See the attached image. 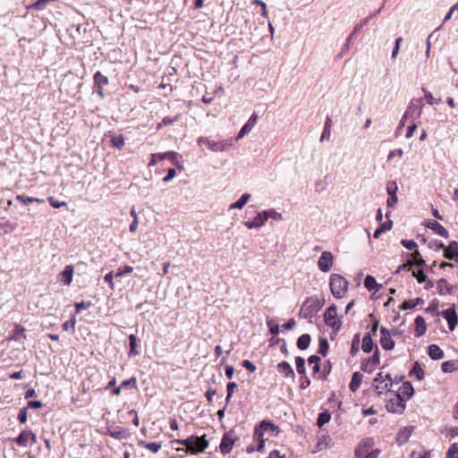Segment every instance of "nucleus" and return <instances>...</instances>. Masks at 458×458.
Segmentation results:
<instances>
[{"instance_id": "44", "label": "nucleus", "mask_w": 458, "mask_h": 458, "mask_svg": "<svg viewBox=\"0 0 458 458\" xmlns=\"http://www.w3.org/2000/svg\"><path fill=\"white\" fill-rule=\"evenodd\" d=\"M295 364L297 372L301 375L305 374V360L302 357H296Z\"/></svg>"}, {"instance_id": "5", "label": "nucleus", "mask_w": 458, "mask_h": 458, "mask_svg": "<svg viewBox=\"0 0 458 458\" xmlns=\"http://www.w3.org/2000/svg\"><path fill=\"white\" fill-rule=\"evenodd\" d=\"M197 143L199 147H201L203 144L207 145L208 148L213 151V152H223L228 150L229 148L233 146V143L231 140H221V141H216L213 140L208 137H199L197 140Z\"/></svg>"}, {"instance_id": "63", "label": "nucleus", "mask_w": 458, "mask_h": 458, "mask_svg": "<svg viewBox=\"0 0 458 458\" xmlns=\"http://www.w3.org/2000/svg\"><path fill=\"white\" fill-rule=\"evenodd\" d=\"M422 90L425 93V99L427 100V103L429 105H434L437 103V98H435L431 92L426 90L425 89H422Z\"/></svg>"}, {"instance_id": "47", "label": "nucleus", "mask_w": 458, "mask_h": 458, "mask_svg": "<svg viewBox=\"0 0 458 458\" xmlns=\"http://www.w3.org/2000/svg\"><path fill=\"white\" fill-rule=\"evenodd\" d=\"M253 129V127L249 124L248 123H246L240 130V131L238 132V135L236 137V140H241L242 138H243L246 134H248L249 132H250V131Z\"/></svg>"}, {"instance_id": "9", "label": "nucleus", "mask_w": 458, "mask_h": 458, "mask_svg": "<svg viewBox=\"0 0 458 458\" xmlns=\"http://www.w3.org/2000/svg\"><path fill=\"white\" fill-rule=\"evenodd\" d=\"M422 99H412L404 113V118H411V120L418 119L422 114Z\"/></svg>"}, {"instance_id": "62", "label": "nucleus", "mask_w": 458, "mask_h": 458, "mask_svg": "<svg viewBox=\"0 0 458 458\" xmlns=\"http://www.w3.org/2000/svg\"><path fill=\"white\" fill-rule=\"evenodd\" d=\"M121 386L122 387H129V386H131V387L136 388L137 387L136 378L135 377H131L128 380L123 381L122 384H121Z\"/></svg>"}, {"instance_id": "38", "label": "nucleus", "mask_w": 458, "mask_h": 458, "mask_svg": "<svg viewBox=\"0 0 458 458\" xmlns=\"http://www.w3.org/2000/svg\"><path fill=\"white\" fill-rule=\"evenodd\" d=\"M263 213L266 216V221H267V219H269V218L274 219L276 221H280L283 219L282 214L277 212L274 208L265 210V211H263Z\"/></svg>"}, {"instance_id": "17", "label": "nucleus", "mask_w": 458, "mask_h": 458, "mask_svg": "<svg viewBox=\"0 0 458 458\" xmlns=\"http://www.w3.org/2000/svg\"><path fill=\"white\" fill-rule=\"evenodd\" d=\"M399 395L402 399L409 400L414 394V389L410 382H404L399 389V392L394 393Z\"/></svg>"}, {"instance_id": "39", "label": "nucleus", "mask_w": 458, "mask_h": 458, "mask_svg": "<svg viewBox=\"0 0 458 458\" xmlns=\"http://www.w3.org/2000/svg\"><path fill=\"white\" fill-rule=\"evenodd\" d=\"M331 119L329 117L327 118L326 123L324 126L323 132L320 137V141H323L324 140H328L331 135Z\"/></svg>"}, {"instance_id": "43", "label": "nucleus", "mask_w": 458, "mask_h": 458, "mask_svg": "<svg viewBox=\"0 0 458 458\" xmlns=\"http://www.w3.org/2000/svg\"><path fill=\"white\" fill-rule=\"evenodd\" d=\"M441 369L445 373H449L456 369L455 362L454 360H447L442 363Z\"/></svg>"}, {"instance_id": "26", "label": "nucleus", "mask_w": 458, "mask_h": 458, "mask_svg": "<svg viewBox=\"0 0 458 458\" xmlns=\"http://www.w3.org/2000/svg\"><path fill=\"white\" fill-rule=\"evenodd\" d=\"M428 355L432 360H438L444 358L443 350L437 344L428 346Z\"/></svg>"}, {"instance_id": "36", "label": "nucleus", "mask_w": 458, "mask_h": 458, "mask_svg": "<svg viewBox=\"0 0 458 458\" xmlns=\"http://www.w3.org/2000/svg\"><path fill=\"white\" fill-rule=\"evenodd\" d=\"M331 420V414L328 411H325L318 414L317 420V425L318 428H322L326 423H328Z\"/></svg>"}, {"instance_id": "14", "label": "nucleus", "mask_w": 458, "mask_h": 458, "mask_svg": "<svg viewBox=\"0 0 458 458\" xmlns=\"http://www.w3.org/2000/svg\"><path fill=\"white\" fill-rule=\"evenodd\" d=\"M108 78L103 75L100 72H97L94 74V84L97 89V92L101 98H105L103 87L108 84Z\"/></svg>"}, {"instance_id": "19", "label": "nucleus", "mask_w": 458, "mask_h": 458, "mask_svg": "<svg viewBox=\"0 0 458 458\" xmlns=\"http://www.w3.org/2000/svg\"><path fill=\"white\" fill-rule=\"evenodd\" d=\"M426 226L428 228L433 230L437 234H438L444 238L449 237V233H448L447 230L437 221H429L427 223Z\"/></svg>"}, {"instance_id": "56", "label": "nucleus", "mask_w": 458, "mask_h": 458, "mask_svg": "<svg viewBox=\"0 0 458 458\" xmlns=\"http://www.w3.org/2000/svg\"><path fill=\"white\" fill-rule=\"evenodd\" d=\"M397 184L394 181L388 182L386 184V191L388 195H396Z\"/></svg>"}, {"instance_id": "22", "label": "nucleus", "mask_w": 458, "mask_h": 458, "mask_svg": "<svg viewBox=\"0 0 458 458\" xmlns=\"http://www.w3.org/2000/svg\"><path fill=\"white\" fill-rule=\"evenodd\" d=\"M437 292L440 295L453 294V287L445 279H440L437 282Z\"/></svg>"}, {"instance_id": "29", "label": "nucleus", "mask_w": 458, "mask_h": 458, "mask_svg": "<svg viewBox=\"0 0 458 458\" xmlns=\"http://www.w3.org/2000/svg\"><path fill=\"white\" fill-rule=\"evenodd\" d=\"M17 225L15 223L11 222L10 220L2 217L0 218V229L3 230L4 233H8L15 230Z\"/></svg>"}, {"instance_id": "15", "label": "nucleus", "mask_w": 458, "mask_h": 458, "mask_svg": "<svg viewBox=\"0 0 458 458\" xmlns=\"http://www.w3.org/2000/svg\"><path fill=\"white\" fill-rule=\"evenodd\" d=\"M234 440L235 437L233 435L232 431L225 434L220 443L221 453H223L224 454H229L232 451Z\"/></svg>"}, {"instance_id": "51", "label": "nucleus", "mask_w": 458, "mask_h": 458, "mask_svg": "<svg viewBox=\"0 0 458 458\" xmlns=\"http://www.w3.org/2000/svg\"><path fill=\"white\" fill-rule=\"evenodd\" d=\"M328 350V343L326 338L319 339L318 352L323 356H326Z\"/></svg>"}, {"instance_id": "11", "label": "nucleus", "mask_w": 458, "mask_h": 458, "mask_svg": "<svg viewBox=\"0 0 458 458\" xmlns=\"http://www.w3.org/2000/svg\"><path fill=\"white\" fill-rule=\"evenodd\" d=\"M437 315H441L447 320L448 327L451 331L454 330L455 327L458 324V315L454 306L441 312H437Z\"/></svg>"}, {"instance_id": "30", "label": "nucleus", "mask_w": 458, "mask_h": 458, "mask_svg": "<svg viewBox=\"0 0 458 458\" xmlns=\"http://www.w3.org/2000/svg\"><path fill=\"white\" fill-rule=\"evenodd\" d=\"M364 285L369 291L374 290L375 292H377L382 286L377 283L376 279L372 276H366Z\"/></svg>"}, {"instance_id": "59", "label": "nucleus", "mask_w": 458, "mask_h": 458, "mask_svg": "<svg viewBox=\"0 0 458 458\" xmlns=\"http://www.w3.org/2000/svg\"><path fill=\"white\" fill-rule=\"evenodd\" d=\"M412 258H413V260H415V263H416V266L417 267H422L425 265V260L420 258V254L418 250H415L412 254H411Z\"/></svg>"}, {"instance_id": "57", "label": "nucleus", "mask_w": 458, "mask_h": 458, "mask_svg": "<svg viewBox=\"0 0 458 458\" xmlns=\"http://www.w3.org/2000/svg\"><path fill=\"white\" fill-rule=\"evenodd\" d=\"M401 244L407 250H412L417 248V243L412 240H402Z\"/></svg>"}, {"instance_id": "13", "label": "nucleus", "mask_w": 458, "mask_h": 458, "mask_svg": "<svg viewBox=\"0 0 458 458\" xmlns=\"http://www.w3.org/2000/svg\"><path fill=\"white\" fill-rule=\"evenodd\" d=\"M380 344L386 351L393 350L394 347V342L391 337V334L384 327L380 328Z\"/></svg>"}, {"instance_id": "16", "label": "nucleus", "mask_w": 458, "mask_h": 458, "mask_svg": "<svg viewBox=\"0 0 458 458\" xmlns=\"http://www.w3.org/2000/svg\"><path fill=\"white\" fill-rule=\"evenodd\" d=\"M444 257L447 259H454L458 262V242L453 241L445 248Z\"/></svg>"}, {"instance_id": "50", "label": "nucleus", "mask_w": 458, "mask_h": 458, "mask_svg": "<svg viewBox=\"0 0 458 458\" xmlns=\"http://www.w3.org/2000/svg\"><path fill=\"white\" fill-rule=\"evenodd\" d=\"M410 436L411 431L408 430L407 428H404L403 431L399 432L397 436V441L399 442V444H404L408 440Z\"/></svg>"}, {"instance_id": "3", "label": "nucleus", "mask_w": 458, "mask_h": 458, "mask_svg": "<svg viewBox=\"0 0 458 458\" xmlns=\"http://www.w3.org/2000/svg\"><path fill=\"white\" fill-rule=\"evenodd\" d=\"M330 290L334 297L337 299L343 298L348 290V281L338 274L330 276Z\"/></svg>"}, {"instance_id": "8", "label": "nucleus", "mask_w": 458, "mask_h": 458, "mask_svg": "<svg viewBox=\"0 0 458 458\" xmlns=\"http://www.w3.org/2000/svg\"><path fill=\"white\" fill-rule=\"evenodd\" d=\"M392 394L393 397L389 398L386 405L387 411L399 414L403 413L406 407L404 400L394 393H392Z\"/></svg>"}, {"instance_id": "55", "label": "nucleus", "mask_w": 458, "mask_h": 458, "mask_svg": "<svg viewBox=\"0 0 458 458\" xmlns=\"http://www.w3.org/2000/svg\"><path fill=\"white\" fill-rule=\"evenodd\" d=\"M359 344H360V335H354L352 343V348H351V354L354 356L356 352L359 350Z\"/></svg>"}, {"instance_id": "37", "label": "nucleus", "mask_w": 458, "mask_h": 458, "mask_svg": "<svg viewBox=\"0 0 458 458\" xmlns=\"http://www.w3.org/2000/svg\"><path fill=\"white\" fill-rule=\"evenodd\" d=\"M16 199L24 205H29V204L34 203V202H37V203L44 202V200L42 199L32 198V197L24 196V195H17Z\"/></svg>"}, {"instance_id": "6", "label": "nucleus", "mask_w": 458, "mask_h": 458, "mask_svg": "<svg viewBox=\"0 0 458 458\" xmlns=\"http://www.w3.org/2000/svg\"><path fill=\"white\" fill-rule=\"evenodd\" d=\"M393 380L389 374L383 375L378 373L374 378L373 386L378 394H383L390 391Z\"/></svg>"}, {"instance_id": "4", "label": "nucleus", "mask_w": 458, "mask_h": 458, "mask_svg": "<svg viewBox=\"0 0 458 458\" xmlns=\"http://www.w3.org/2000/svg\"><path fill=\"white\" fill-rule=\"evenodd\" d=\"M179 443L184 445L187 450L192 454L203 452L208 446V441L206 439L205 436L200 437L191 436L186 439L180 440Z\"/></svg>"}, {"instance_id": "25", "label": "nucleus", "mask_w": 458, "mask_h": 458, "mask_svg": "<svg viewBox=\"0 0 458 458\" xmlns=\"http://www.w3.org/2000/svg\"><path fill=\"white\" fill-rule=\"evenodd\" d=\"M363 378V375L360 372H354L352 377V380L349 384V388L352 392H356L360 385Z\"/></svg>"}, {"instance_id": "32", "label": "nucleus", "mask_w": 458, "mask_h": 458, "mask_svg": "<svg viewBox=\"0 0 458 458\" xmlns=\"http://www.w3.org/2000/svg\"><path fill=\"white\" fill-rule=\"evenodd\" d=\"M30 435V430H23L13 441L20 446H27Z\"/></svg>"}, {"instance_id": "2", "label": "nucleus", "mask_w": 458, "mask_h": 458, "mask_svg": "<svg viewBox=\"0 0 458 458\" xmlns=\"http://www.w3.org/2000/svg\"><path fill=\"white\" fill-rule=\"evenodd\" d=\"M322 308V303L319 299L316 296H311L306 299V301L302 303L300 317L310 319L313 318Z\"/></svg>"}, {"instance_id": "28", "label": "nucleus", "mask_w": 458, "mask_h": 458, "mask_svg": "<svg viewBox=\"0 0 458 458\" xmlns=\"http://www.w3.org/2000/svg\"><path fill=\"white\" fill-rule=\"evenodd\" d=\"M250 197L251 196L249 193L242 194L241 196V198L236 202H234L229 206V210L242 209L247 204V202L250 200Z\"/></svg>"}, {"instance_id": "41", "label": "nucleus", "mask_w": 458, "mask_h": 458, "mask_svg": "<svg viewBox=\"0 0 458 458\" xmlns=\"http://www.w3.org/2000/svg\"><path fill=\"white\" fill-rule=\"evenodd\" d=\"M129 341H130L129 356L138 355L139 352L136 351L137 337L134 335H129Z\"/></svg>"}, {"instance_id": "45", "label": "nucleus", "mask_w": 458, "mask_h": 458, "mask_svg": "<svg viewBox=\"0 0 458 458\" xmlns=\"http://www.w3.org/2000/svg\"><path fill=\"white\" fill-rule=\"evenodd\" d=\"M140 443L152 453H157L161 448V445L157 442L146 443L144 441H140Z\"/></svg>"}, {"instance_id": "53", "label": "nucleus", "mask_w": 458, "mask_h": 458, "mask_svg": "<svg viewBox=\"0 0 458 458\" xmlns=\"http://www.w3.org/2000/svg\"><path fill=\"white\" fill-rule=\"evenodd\" d=\"M133 267L131 266H124L123 268H119L115 273V277H121L125 275L131 274L133 271Z\"/></svg>"}, {"instance_id": "58", "label": "nucleus", "mask_w": 458, "mask_h": 458, "mask_svg": "<svg viewBox=\"0 0 458 458\" xmlns=\"http://www.w3.org/2000/svg\"><path fill=\"white\" fill-rule=\"evenodd\" d=\"M252 4L254 5H259L262 7V12H261V15L265 18H267L268 16V13H267V4L261 1V0H253L251 2Z\"/></svg>"}, {"instance_id": "46", "label": "nucleus", "mask_w": 458, "mask_h": 458, "mask_svg": "<svg viewBox=\"0 0 458 458\" xmlns=\"http://www.w3.org/2000/svg\"><path fill=\"white\" fill-rule=\"evenodd\" d=\"M446 458H458V444L454 443L450 445L446 453Z\"/></svg>"}, {"instance_id": "1", "label": "nucleus", "mask_w": 458, "mask_h": 458, "mask_svg": "<svg viewBox=\"0 0 458 458\" xmlns=\"http://www.w3.org/2000/svg\"><path fill=\"white\" fill-rule=\"evenodd\" d=\"M265 427H269L271 428V435L273 436H277L280 432L279 428L270 420H263L258 426H256L253 437L259 442L257 446V450L259 452H260L265 446V439L263 437L265 433Z\"/></svg>"}, {"instance_id": "61", "label": "nucleus", "mask_w": 458, "mask_h": 458, "mask_svg": "<svg viewBox=\"0 0 458 458\" xmlns=\"http://www.w3.org/2000/svg\"><path fill=\"white\" fill-rule=\"evenodd\" d=\"M27 410H28L27 408H22L20 410V411L18 413V420L22 424L27 422V418H28Z\"/></svg>"}, {"instance_id": "20", "label": "nucleus", "mask_w": 458, "mask_h": 458, "mask_svg": "<svg viewBox=\"0 0 458 458\" xmlns=\"http://www.w3.org/2000/svg\"><path fill=\"white\" fill-rule=\"evenodd\" d=\"M73 276V267L68 265L64 267V271L59 274V280L65 285L71 284Z\"/></svg>"}, {"instance_id": "27", "label": "nucleus", "mask_w": 458, "mask_h": 458, "mask_svg": "<svg viewBox=\"0 0 458 458\" xmlns=\"http://www.w3.org/2000/svg\"><path fill=\"white\" fill-rule=\"evenodd\" d=\"M178 154L173 151L165 152V153H157L152 154L151 160L148 164L149 166H153L157 164V161L163 160L166 158V157H177Z\"/></svg>"}, {"instance_id": "18", "label": "nucleus", "mask_w": 458, "mask_h": 458, "mask_svg": "<svg viewBox=\"0 0 458 458\" xmlns=\"http://www.w3.org/2000/svg\"><path fill=\"white\" fill-rule=\"evenodd\" d=\"M266 216L263 212L258 213V215L251 220L244 222V225L248 229L259 228L266 223Z\"/></svg>"}, {"instance_id": "31", "label": "nucleus", "mask_w": 458, "mask_h": 458, "mask_svg": "<svg viewBox=\"0 0 458 458\" xmlns=\"http://www.w3.org/2000/svg\"><path fill=\"white\" fill-rule=\"evenodd\" d=\"M373 346H374L373 340L371 338L370 334L368 333L363 336V339H362V345H361L362 351L364 352L369 353L373 350Z\"/></svg>"}, {"instance_id": "42", "label": "nucleus", "mask_w": 458, "mask_h": 458, "mask_svg": "<svg viewBox=\"0 0 458 458\" xmlns=\"http://www.w3.org/2000/svg\"><path fill=\"white\" fill-rule=\"evenodd\" d=\"M109 434L111 437L116 439H123L127 437L126 431L122 428H116L114 430H110Z\"/></svg>"}, {"instance_id": "52", "label": "nucleus", "mask_w": 458, "mask_h": 458, "mask_svg": "<svg viewBox=\"0 0 458 458\" xmlns=\"http://www.w3.org/2000/svg\"><path fill=\"white\" fill-rule=\"evenodd\" d=\"M112 145L117 148H121L124 145V139L122 135L113 136L111 139Z\"/></svg>"}, {"instance_id": "12", "label": "nucleus", "mask_w": 458, "mask_h": 458, "mask_svg": "<svg viewBox=\"0 0 458 458\" xmlns=\"http://www.w3.org/2000/svg\"><path fill=\"white\" fill-rule=\"evenodd\" d=\"M373 445V438L367 437L362 439L354 451L355 457L361 458L365 454L370 452L369 450L372 448Z\"/></svg>"}, {"instance_id": "21", "label": "nucleus", "mask_w": 458, "mask_h": 458, "mask_svg": "<svg viewBox=\"0 0 458 458\" xmlns=\"http://www.w3.org/2000/svg\"><path fill=\"white\" fill-rule=\"evenodd\" d=\"M278 372L284 377L294 378V371L287 361H282L277 365Z\"/></svg>"}, {"instance_id": "33", "label": "nucleus", "mask_w": 458, "mask_h": 458, "mask_svg": "<svg viewBox=\"0 0 458 458\" xmlns=\"http://www.w3.org/2000/svg\"><path fill=\"white\" fill-rule=\"evenodd\" d=\"M410 375L411 377L415 376L418 380H422L424 378V371L419 361L414 362L413 367L410 372Z\"/></svg>"}, {"instance_id": "64", "label": "nucleus", "mask_w": 458, "mask_h": 458, "mask_svg": "<svg viewBox=\"0 0 458 458\" xmlns=\"http://www.w3.org/2000/svg\"><path fill=\"white\" fill-rule=\"evenodd\" d=\"M412 276H413L414 277H416V279L418 280V282H419V283H423V282H425V281H426V279H427V276H426V275L423 273V271H422V270H420V271H418V272L413 271V272H412Z\"/></svg>"}, {"instance_id": "40", "label": "nucleus", "mask_w": 458, "mask_h": 458, "mask_svg": "<svg viewBox=\"0 0 458 458\" xmlns=\"http://www.w3.org/2000/svg\"><path fill=\"white\" fill-rule=\"evenodd\" d=\"M422 302V300L420 298H416L414 300H408V301H405L402 305H401V310H409V309H412L414 307H416L417 304Z\"/></svg>"}, {"instance_id": "7", "label": "nucleus", "mask_w": 458, "mask_h": 458, "mask_svg": "<svg viewBox=\"0 0 458 458\" xmlns=\"http://www.w3.org/2000/svg\"><path fill=\"white\" fill-rule=\"evenodd\" d=\"M326 324L332 327L334 331L337 332L340 330L342 322L337 318L336 306L335 304L327 308L324 314Z\"/></svg>"}, {"instance_id": "10", "label": "nucleus", "mask_w": 458, "mask_h": 458, "mask_svg": "<svg viewBox=\"0 0 458 458\" xmlns=\"http://www.w3.org/2000/svg\"><path fill=\"white\" fill-rule=\"evenodd\" d=\"M334 256L330 251H323L318 259V266L322 272H328L333 267Z\"/></svg>"}, {"instance_id": "54", "label": "nucleus", "mask_w": 458, "mask_h": 458, "mask_svg": "<svg viewBox=\"0 0 458 458\" xmlns=\"http://www.w3.org/2000/svg\"><path fill=\"white\" fill-rule=\"evenodd\" d=\"M402 42H403V38L402 37H399V38H397L395 39L394 47V49L392 51V55H391V57L393 59H395L397 57Z\"/></svg>"}, {"instance_id": "35", "label": "nucleus", "mask_w": 458, "mask_h": 458, "mask_svg": "<svg viewBox=\"0 0 458 458\" xmlns=\"http://www.w3.org/2000/svg\"><path fill=\"white\" fill-rule=\"evenodd\" d=\"M310 341V335L309 334H303L298 338L297 347L300 350H306L309 347Z\"/></svg>"}, {"instance_id": "49", "label": "nucleus", "mask_w": 458, "mask_h": 458, "mask_svg": "<svg viewBox=\"0 0 458 458\" xmlns=\"http://www.w3.org/2000/svg\"><path fill=\"white\" fill-rule=\"evenodd\" d=\"M180 116V114H177L174 117L166 116L163 118L162 122L158 124L157 128H160L162 126H167L174 123V122L179 120Z\"/></svg>"}, {"instance_id": "60", "label": "nucleus", "mask_w": 458, "mask_h": 458, "mask_svg": "<svg viewBox=\"0 0 458 458\" xmlns=\"http://www.w3.org/2000/svg\"><path fill=\"white\" fill-rule=\"evenodd\" d=\"M76 324L75 316H73L70 320L65 321L62 327L64 331H68L70 328L74 329Z\"/></svg>"}, {"instance_id": "34", "label": "nucleus", "mask_w": 458, "mask_h": 458, "mask_svg": "<svg viewBox=\"0 0 458 458\" xmlns=\"http://www.w3.org/2000/svg\"><path fill=\"white\" fill-rule=\"evenodd\" d=\"M369 362H371L372 366L369 371L371 372L380 363L378 349L376 350L375 353L371 357V360H369L367 364H362V367H361L362 370H364V371L368 370L367 367Z\"/></svg>"}, {"instance_id": "24", "label": "nucleus", "mask_w": 458, "mask_h": 458, "mask_svg": "<svg viewBox=\"0 0 458 458\" xmlns=\"http://www.w3.org/2000/svg\"><path fill=\"white\" fill-rule=\"evenodd\" d=\"M380 12V10H378L377 13H370L368 17H366L365 19L361 20L360 21V23L356 24L352 32L349 35L348 37V41H351L352 38L354 37V35L356 33H358L362 28L363 26H365L368 21L372 19L375 15H377L378 13Z\"/></svg>"}, {"instance_id": "23", "label": "nucleus", "mask_w": 458, "mask_h": 458, "mask_svg": "<svg viewBox=\"0 0 458 458\" xmlns=\"http://www.w3.org/2000/svg\"><path fill=\"white\" fill-rule=\"evenodd\" d=\"M414 324H415V335L417 337L423 335L427 330V325H426V321H425L424 318H422L421 316H418L414 320Z\"/></svg>"}, {"instance_id": "48", "label": "nucleus", "mask_w": 458, "mask_h": 458, "mask_svg": "<svg viewBox=\"0 0 458 458\" xmlns=\"http://www.w3.org/2000/svg\"><path fill=\"white\" fill-rule=\"evenodd\" d=\"M24 332H25V328L20 325H17L15 332H14L13 335L11 337V339L18 341V340H20L21 337L25 338Z\"/></svg>"}]
</instances>
